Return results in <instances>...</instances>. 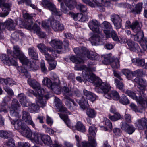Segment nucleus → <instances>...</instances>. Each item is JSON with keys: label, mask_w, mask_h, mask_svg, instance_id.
<instances>
[{"label": "nucleus", "mask_w": 147, "mask_h": 147, "mask_svg": "<svg viewBox=\"0 0 147 147\" xmlns=\"http://www.w3.org/2000/svg\"><path fill=\"white\" fill-rule=\"evenodd\" d=\"M13 51L8 50L7 55L3 54L2 55L3 63L6 65H11L16 66L17 64L16 58H18L22 63L26 57L24 54L21 51L19 47L14 45L13 47Z\"/></svg>", "instance_id": "1"}, {"label": "nucleus", "mask_w": 147, "mask_h": 147, "mask_svg": "<svg viewBox=\"0 0 147 147\" xmlns=\"http://www.w3.org/2000/svg\"><path fill=\"white\" fill-rule=\"evenodd\" d=\"M74 51L78 59L75 56L70 57V60L76 64L82 63L84 58L87 57L92 60H96L99 57L98 55L92 51H89L85 47H81L75 48Z\"/></svg>", "instance_id": "2"}, {"label": "nucleus", "mask_w": 147, "mask_h": 147, "mask_svg": "<svg viewBox=\"0 0 147 147\" xmlns=\"http://www.w3.org/2000/svg\"><path fill=\"white\" fill-rule=\"evenodd\" d=\"M123 74L125 75L127 78L130 80L134 76H137L134 79L135 82L138 84V88L139 89V92L140 95H144V92L146 90V84L145 80L142 78L138 77L142 74V71L137 70L133 72H131L130 70L127 69H125L122 70Z\"/></svg>", "instance_id": "3"}, {"label": "nucleus", "mask_w": 147, "mask_h": 147, "mask_svg": "<svg viewBox=\"0 0 147 147\" xmlns=\"http://www.w3.org/2000/svg\"><path fill=\"white\" fill-rule=\"evenodd\" d=\"M95 91L99 93L104 92L107 94L110 89V86L106 82H102L100 79H96L94 82Z\"/></svg>", "instance_id": "4"}, {"label": "nucleus", "mask_w": 147, "mask_h": 147, "mask_svg": "<svg viewBox=\"0 0 147 147\" xmlns=\"http://www.w3.org/2000/svg\"><path fill=\"white\" fill-rule=\"evenodd\" d=\"M78 70H83L82 73L84 80L91 82H93L94 85L95 80L96 79H100L96 77L95 76L92 74V70L90 68H88L84 65H82Z\"/></svg>", "instance_id": "5"}, {"label": "nucleus", "mask_w": 147, "mask_h": 147, "mask_svg": "<svg viewBox=\"0 0 147 147\" xmlns=\"http://www.w3.org/2000/svg\"><path fill=\"white\" fill-rule=\"evenodd\" d=\"M20 107L18 100L16 99H13L10 109V113L12 116L13 120L15 119L19 118L20 115L19 114L20 111L19 108Z\"/></svg>", "instance_id": "6"}, {"label": "nucleus", "mask_w": 147, "mask_h": 147, "mask_svg": "<svg viewBox=\"0 0 147 147\" xmlns=\"http://www.w3.org/2000/svg\"><path fill=\"white\" fill-rule=\"evenodd\" d=\"M103 63L105 65L110 64L113 68H117L119 67V60L117 59H114L112 57V54L111 53L104 55V60Z\"/></svg>", "instance_id": "7"}, {"label": "nucleus", "mask_w": 147, "mask_h": 147, "mask_svg": "<svg viewBox=\"0 0 147 147\" xmlns=\"http://www.w3.org/2000/svg\"><path fill=\"white\" fill-rule=\"evenodd\" d=\"M42 5L45 8H48L52 12L53 14L60 16L61 12L59 9L56 8L55 5L47 0H42Z\"/></svg>", "instance_id": "8"}, {"label": "nucleus", "mask_w": 147, "mask_h": 147, "mask_svg": "<svg viewBox=\"0 0 147 147\" xmlns=\"http://www.w3.org/2000/svg\"><path fill=\"white\" fill-rule=\"evenodd\" d=\"M125 93L132 99L135 100L141 107L145 106V102L146 98H147L145 97L144 98L141 96H140L138 98L135 93L130 90H127L125 92Z\"/></svg>", "instance_id": "9"}, {"label": "nucleus", "mask_w": 147, "mask_h": 147, "mask_svg": "<svg viewBox=\"0 0 147 147\" xmlns=\"http://www.w3.org/2000/svg\"><path fill=\"white\" fill-rule=\"evenodd\" d=\"M35 90L38 94L36 96V101L37 103H40L42 107L45 106L46 102V101L42 98L43 94L44 92V89L41 88L40 86L39 88H38Z\"/></svg>", "instance_id": "10"}, {"label": "nucleus", "mask_w": 147, "mask_h": 147, "mask_svg": "<svg viewBox=\"0 0 147 147\" xmlns=\"http://www.w3.org/2000/svg\"><path fill=\"white\" fill-rule=\"evenodd\" d=\"M21 63L23 65L26 66L30 71H35L39 68L38 65L36 63L31 61L27 57Z\"/></svg>", "instance_id": "11"}, {"label": "nucleus", "mask_w": 147, "mask_h": 147, "mask_svg": "<svg viewBox=\"0 0 147 147\" xmlns=\"http://www.w3.org/2000/svg\"><path fill=\"white\" fill-rule=\"evenodd\" d=\"M6 0H0V7L3 5L2 10L3 13H0V17H4L9 13L10 10L11 4L10 3H4Z\"/></svg>", "instance_id": "12"}, {"label": "nucleus", "mask_w": 147, "mask_h": 147, "mask_svg": "<svg viewBox=\"0 0 147 147\" xmlns=\"http://www.w3.org/2000/svg\"><path fill=\"white\" fill-rule=\"evenodd\" d=\"M88 26L93 32L100 34L102 29L100 28V25L98 22L96 20H92L89 22Z\"/></svg>", "instance_id": "13"}, {"label": "nucleus", "mask_w": 147, "mask_h": 147, "mask_svg": "<svg viewBox=\"0 0 147 147\" xmlns=\"http://www.w3.org/2000/svg\"><path fill=\"white\" fill-rule=\"evenodd\" d=\"M22 119L28 125H31L34 128H35V124L32 120L31 116L28 112L23 110L22 112Z\"/></svg>", "instance_id": "14"}, {"label": "nucleus", "mask_w": 147, "mask_h": 147, "mask_svg": "<svg viewBox=\"0 0 147 147\" xmlns=\"http://www.w3.org/2000/svg\"><path fill=\"white\" fill-rule=\"evenodd\" d=\"M37 47L39 49L40 52L42 54L45 53L47 51L51 52L53 57H56V55L55 54V51L53 49L49 47H47L45 44L43 43L38 44Z\"/></svg>", "instance_id": "15"}, {"label": "nucleus", "mask_w": 147, "mask_h": 147, "mask_svg": "<svg viewBox=\"0 0 147 147\" xmlns=\"http://www.w3.org/2000/svg\"><path fill=\"white\" fill-rule=\"evenodd\" d=\"M102 26L104 29V32L106 37H110L111 31L113 30L111 25L109 22L105 21L102 23Z\"/></svg>", "instance_id": "16"}, {"label": "nucleus", "mask_w": 147, "mask_h": 147, "mask_svg": "<svg viewBox=\"0 0 147 147\" xmlns=\"http://www.w3.org/2000/svg\"><path fill=\"white\" fill-rule=\"evenodd\" d=\"M121 129L130 134H132L136 129L132 125L128 124L126 122L122 123Z\"/></svg>", "instance_id": "17"}, {"label": "nucleus", "mask_w": 147, "mask_h": 147, "mask_svg": "<svg viewBox=\"0 0 147 147\" xmlns=\"http://www.w3.org/2000/svg\"><path fill=\"white\" fill-rule=\"evenodd\" d=\"M42 135L38 133L34 132L30 139L32 142L37 144H42Z\"/></svg>", "instance_id": "18"}, {"label": "nucleus", "mask_w": 147, "mask_h": 147, "mask_svg": "<svg viewBox=\"0 0 147 147\" xmlns=\"http://www.w3.org/2000/svg\"><path fill=\"white\" fill-rule=\"evenodd\" d=\"M54 102L57 108L58 109L59 111L67 113L66 108L62 105L61 100L58 98L55 97Z\"/></svg>", "instance_id": "19"}, {"label": "nucleus", "mask_w": 147, "mask_h": 147, "mask_svg": "<svg viewBox=\"0 0 147 147\" xmlns=\"http://www.w3.org/2000/svg\"><path fill=\"white\" fill-rule=\"evenodd\" d=\"M51 25L54 30L55 32L62 31L64 29V26L63 24L55 20L51 22Z\"/></svg>", "instance_id": "20"}, {"label": "nucleus", "mask_w": 147, "mask_h": 147, "mask_svg": "<svg viewBox=\"0 0 147 147\" xmlns=\"http://www.w3.org/2000/svg\"><path fill=\"white\" fill-rule=\"evenodd\" d=\"M129 49L131 51L134 52H139L140 51V49L138 44L135 43L131 40H129L127 42Z\"/></svg>", "instance_id": "21"}, {"label": "nucleus", "mask_w": 147, "mask_h": 147, "mask_svg": "<svg viewBox=\"0 0 147 147\" xmlns=\"http://www.w3.org/2000/svg\"><path fill=\"white\" fill-rule=\"evenodd\" d=\"M96 131V129L94 126H91L89 127V132L90 136L88 137L89 143H87V144H90V145H93V141L92 143L90 142V140H91L92 139H93L94 141L96 142L94 137L95 136Z\"/></svg>", "instance_id": "22"}, {"label": "nucleus", "mask_w": 147, "mask_h": 147, "mask_svg": "<svg viewBox=\"0 0 147 147\" xmlns=\"http://www.w3.org/2000/svg\"><path fill=\"white\" fill-rule=\"evenodd\" d=\"M50 45L54 49H61L63 43L61 41L57 39L52 40L49 42Z\"/></svg>", "instance_id": "23"}, {"label": "nucleus", "mask_w": 147, "mask_h": 147, "mask_svg": "<svg viewBox=\"0 0 147 147\" xmlns=\"http://www.w3.org/2000/svg\"><path fill=\"white\" fill-rule=\"evenodd\" d=\"M65 100V103L66 105L69 109L71 110H73V108L71 105V102H72L73 105L75 106H78L77 102H76L69 96H66L64 98Z\"/></svg>", "instance_id": "24"}, {"label": "nucleus", "mask_w": 147, "mask_h": 147, "mask_svg": "<svg viewBox=\"0 0 147 147\" xmlns=\"http://www.w3.org/2000/svg\"><path fill=\"white\" fill-rule=\"evenodd\" d=\"M40 105L41 107V106L40 105V103H30L29 104L28 103V106H29V109L31 113H37L39 112L40 109Z\"/></svg>", "instance_id": "25"}, {"label": "nucleus", "mask_w": 147, "mask_h": 147, "mask_svg": "<svg viewBox=\"0 0 147 147\" xmlns=\"http://www.w3.org/2000/svg\"><path fill=\"white\" fill-rule=\"evenodd\" d=\"M24 136L30 138L32 134L30 129L26 126H25L20 131Z\"/></svg>", "instance_id": "26"}, {"label": "nucleus", "mask_w": 147, "mask_h": 147, "mask_svg": "<svg viewBox=\"0 0 147 147\" xmlns=\"http://www.w3.org/2000/svg\"><path fill=\"white\" fill-rule=\"evenodd\" d=\"M136 33L135 35H131V37L134 39L135 41L138 42H140L144 38V33L142 30L139 31Z\"/></svg>", "instance_id": "27"}, {"label": "nucleus", "mask_w": 147, "mask_h": 147, "mask_svg": "<svg viewBox=\"0 0 147 147\" xmlns=\"http://www.w3.org/2000/svg\"><path fill=\"white\" fill-rule=\"evenodd\" d=\"M105 97L108 99L113 98L115 100H117L119 98V96L118 93L116 91H111L109 94L104 95Z\"/></svg>", "instance_id": "28"}, {"label": "nucleus", "mask_w": 147, "mask_h": 147, "mask_svg": "<svg viewBox=\"0 0 147 147\" xmlns=\"http://www.w3.org/2000/svg\"><path fill=\"white\" fill-rule=\"evenodd\" d=\"M11 123L14 125L15 128L16 129L19 130V131L25 126L23 125L22 121L20 120H17L16 121L13 120L11 121Z\"/></svg>", "instance_id": "29"}, {"label": "nucleus", "mask_w": 147, "mask_h": 147, "mask_svg": "<svg viewBox=\"0 0 147 147\" xmlns=\"http://www.w3.org/2000/svg\"><path fill=\"white\" fill-rule=\"evenodd\" d=\"M4 28H6L8 30H14L15 24L13 21L11 19L7 20L3 23Z\"/></svg>", "instance_id": "30"}, {"label": "nucleus", "mask_w": 147, "mask_h": 147, "mask_svg": "<svg viewBox=\"0 0 147 147\" xmlns=\"http://www.w3.org/2000/svg\"><path fill=\"white\" fill-rule=\"evenodd\" d=\"M59 2H61L62 0H57ZM66 5L70 10L73 9L76 4V0H63Z\"/></svg>", "instance_id": "31"}, {"label": "nucleus", "mask_w": 147, "mask_h": 147, "mask_svg": "<svg viewBox=\"0 0 147 147\" xmlns=\"http://www.w3.org/2000/svg\"><path fill=\"white\" fill-rule=\"evenodd\" d=\"M147 124V119L145 118H142L138 120L137 125L140 129H144Z\"/></svg>", "instance_id": "32"}, {"label": "nucleus", "mask_w": 147, "mask_h": 147, "mask_svg": "<svg viewBox=\"0 0 147 147\" xmlns=\"http://www.w3.org/2000/svg\"><path fill=\"white\" fill-rule=\"evenodd\" d=\"M89 40L93 45H99L100 40L98 35L93 34L89 38Z\"/></svg>", "instance_id": "33"}, {"label": "nucleus", "mask_w": 147, "mask_h": 147, "mask_svg": "<svg viewBox=\"0 0 147 147\" xmlns=\"http://www.w3.org/2000/svg\"><path fill=\"white\" fill-rule=\"evenodd\" d=\"M28 53L29 55L32 59L35 60H37L38 58V54L36 53L34 48L32 47L28 49Z\"/></svg>", "instance_id": "34"}, {"label": "nucleus", "mask_w": 147, "mask_h": 147, "mask_svg": "<svg viewBox=\"0 0 147 147\" xmlns=\"http://www.w3.org/2000/svg\"><path fill=\"white\" fill-rule=\"evenodd\" d=\"M83 93L87 99L92 101H94L95 100L96 98V96L94 94L85 90H83Z\"/></svg>", "instance_id": "35"}, {"label": "nucleus", "mask_w": 147, "mask_h": 147, "mask_svg": "<svg viewBox=\"0 0 147 147\" xmlns=\"http://www.w3.org/2000/svg\"><path fill=\"white\" fill-rule=\"evenodd\" d=\"M18 98L22 106L24 107L28 106V102L27 101L26 97L24 94L21 93L18 94Z\"/></svg>", "instance_id": "36"}, {"label": "nucleus", "mask_w": 147, "mask_h": 147, "mask_svg": "<svg viewBox=\"0 0 147 147\" xmlns=\"http://www.w3.org/2000/svg\"><path fill=\"white\" fill-rule=\"evenodd\" d=\"M34 29V33H36L40 37V38H44L46 36L45 33L40 30V27L37 25H35L33 28Z\"/></svg>", "instance_id": "37"}, {"label": "nucleus", "mask_w": 147, "mask_h": 147, "mask_svg": "<svg viewBox=\"0 0 147 147\" xmlns=\"http://www.w3.org/2000/svg\"><path fill=\"white\" fill-rule=\"evenodd\" d=\"M34 22L32 20H30L29 21L26 22L24 24V27L28 30H32L34 32V29L33 28L35 25H37L36 24L34 25Z\"/></svg>", "instance_id": "38"}, {"label": "nucleus", "mask_w": 147, "mask_h": 147, "mask_svg": "<svg viewBox=\"0 0 147 147\" xmlns=\"http://www.w3.org/2000/svg\"><path fill=\"white\" fill-rule=\"evenodd\" d=\"M19 4H22L25 2L26 4L28 5H30L33 9L38 10L40 12H41V10L38 9L35 5L31 3V0H17Z\"/></svg>", "instance_id": "39"}, {"label": "nucleus", "mask_w": 147, "mask_h": 147, "mask_svg": "<svg viewBox=\"0 0 147 147\" xmlns=\"http://www.w3.org/2000/svg\"><path fill=\"white\" fill-rule=\"evenodd\" d=\"M131 28L134 32H136L142 30L140 24L137 21H135L132 22Z\"/></svg>", "instance_id": "40"}, {"label": "nucleus", "mask_w": 147, "mask_h": 147, "mask_svg": "<svg viewBox=\"0 0 147 147\" xmlns=\"http://www.w3.org/2000/svg\"><path fill=\"white\" fill-rule=\"evenodd\" d=\"M28 84L35 90L38 88H39V86H40V84L35 80L34 79H28Z\"/></svg>", "instance_id": "41"}, {"label": "nucleus", "mask_w": 147, "mask_h": 147, "mask_svg": "<svg viewBox=\"0 0 147 147\" xmlns=\"http://www.w3.org/2000/svg\"><path fill=\"white\" fill-rule=\"evenodd\" d=\"M12 133L10 131L6 130L0 131V137L5 138H11L13 136Z\"/></svg>", "instance_id": "42"}, {"label": "nucleus", "mask_w": 147, "mask_h": 147, "mask_svg": "<svg viewBox=\"0 0 147 147\" xmlns=\"http://www.w3.org/2000/svg\"><path fill=\"white\" fill-rule=\"evenodd\" d=\"M42 140V143L43 142L45 144L50 146L52 145V141L49 136L43 135Z\"/></svg>", "instance_id": "43"}, {"label": "nucleus", "mask_w": 147, "mask_h": 147, "mask_svg": "<svg viewBox=\"0 0 147 147\" xmlns=\"http://www.w3.org/2000/svg\"><path fill=\"white\" fill-rule=\"evenodd\" d=\"M132 61L133 63L138 66H142L145 65L144 60L143 59L135 58L133 59Z\"/></svg>", "instance_id": "44"}, {"label": "nucleus", "mask_w": 147, "mask_h": 147, "mask_svg": "<svg viewBox=\"0 0 147 147\" xmlns=\"http://www.w3.org/2000/svg\"><path fill=\"white\" fill-rule=\"evenodd\" d=\"M79 104L82 109H84L88 106V105L87 101L84 97L81 98L79 102Z\"/></svg>", "instance_id": "45"}, {"label": "nucleus", "mask_w": 147, "mask_h": 147, "mask_svg": "<svg viewBox=\"0 0 147 147\" xmlns=\"http://www.w3.org/2000/svg\"><path fill=\"white\" fill-rule=\"evenodd\" d=\"M86 114L89 117L93 118L95 117L96 112L94 109L88 108L86 110Z\"/></svg>", "instance_id": "46"}, {"label": "nucleus", "mask_w": 147, "mask_h": 147, "mask_svg": "<svg viewBox=\"0 0 147 147\" xmlns=\"http://www.w3.org/2000/svg\"><path fill=\"white\" fill-rule=\"evenodd\" d=\"M43 84L46 86L48 88L52 89V84L50 80L47 77L45 78L42 82Z\"/></svg>", "instance_id": "47"}, {"label": "nucleus", "mask_w": 147, "mask_h": 147, "mask_svg": "<svg viewBox=\"0 0 147 147\" xmlns=\"http://www.w3.org/2000/svg\"><path fill=\"white\" fill-rule=\"evenodd\" d=\"M77 129L80 131L83 132L86 130L85 127L82 123L80 121L77 122L75 126Z\"/></svg>", "instance_id": "48"}, {"label": "nucleus", "mask_w": 147, "mask_h": 147, "mask_svg": "<svg viewBox=\"0 0 147 147\" xmlns=\"http://www.w3.org/2000/svg\"><path fill=\"white\" fill-rule=\"evenodd\" d=\"M142 3H139L136 5L135 8L131 10V12L135 14L140 13L142 9Z\"/></svg>", "instance_id": "49"}, {"label": "nucleus", "mask_w": 147, "mask_h": 147, "mask_svg": "<svg viewBox=\"0 0 147 147\" xmlns=\"http://www.w3.org/2000/svg\"><path fill=\"white\" fill-rule=\"evenodd\" d=\"M1 81L4 82L6 84H9L10 86H12L16 84V82L14 81L12 79L10 78H7L6 79H2L1 80Z\"/></svg>", "instance_id": "50"}, {"label": "nucleus", "mask_w": 147, "mask_h": 147, "mask_svg": "<svg viewBox=\"0 0 147 147\" xmlns=\"http://www.w3.org/2000/svg\"><path fill=\"white\" fill-rule=\"evenodd\" d=\"M60 117L64 120L67 126L69 127L71 126V123L67 115H59Z\"/></svg>", "instance_id": "51"}, {"label": "nucleus", "mask_w": 147, "mask_h": 147, "mask_svg": "<svg viewBox=\"0 0 147 147\" xmlns=\"http://www.w3.org/2000/svg\"><path fill=\"white\" fill-rule=\"evenodd\" d=\"M115 84L116 87L120 90H122L124 87V85L123 83L118 79L115 78L114 80Z\"/></svg>", "instance_id": "52"}, {"label": "nucleus", "mask_w": 147, "mask_h": 147, "mask_svg": "<svg viewBox=\"0 0 147 147\" xmlns=\"http://www.w3.org/2000/svg\"><path fill=\"white\" fill-rule=\"evenodd\" d=\"M90 142L91 143L93 141V145H90V144H87V142H82V145L83 147H95L96 145V143L95 142L93 139L90 140Z\"/></svg>", "instance_id": "53"}, {"label": "nucleus", "mask_w": 147, "mask_h": 147, "mask_svg": "<svg viewBox=\"0 0 147 147\" xmlns=\"http://www.w3.org/2000/svg\"><path fill=\"white\" fill-rule=\"evenodd\" d=\"M140 42L141 47L144 50L146 51L147 49V38H144Z\"/></svg>", "instance_id": "54"}, {"label": "nucleus", "mask_w": 147, "mask_h": 147, "mask_svg": "<svg viewBox=\"0 0 147 147\" xmlns=\"http://www.w3.org/2000/svg\"><path fill=\"white\" fill-rule=\"evenodd\" d=\"M119 102L123 105H127L129 104V103L127 98L125 95H123L120 99Z\"/></svg>", "instance_id": "55"}, {"label": "nucleus", "mask_w": 147, "mask_h": 147, "mask_svg": "<svg viewBox=\"0 0 147 147\" xmlns=\"http://www.w3.org/2000/svg\"><path fill=\"white\" fill-rule=\"evenodd\" d=\"M76 8L81 12H86L87 11L86 7L85 5L81 4H78L76 6Z\"/></svg>", "instance_id": "56"}, {"label": "nucleus", "mask_w": 147, "mask_h": 147, "mask_svg": "<svg viewBox=\"0 0 147 147\" xmlns=\"http://www.w3.org/2000/svg\"><path fill=\"white\" fill-rule=\"evenodd\" d=\"M63 92L65 95V97L66 96H71L72 95V92L69 90V88L66 87H64L63 89Z\"/></svg>", "instance_id": "57"}, {"label": "nucleus", "mask_w": 147, "mask_h": 147, "mask_svg": "<svg viewBox=\"0 0 147 147\" xmlns=\"http://www.w3.org/2000/svg\"><path fill=\"white\" fill-rule=\"evenodd\" d=\"M49 69L50 70H53L55 68L56 65V62L54 60L49 62Z\"/></svg>", "instance_id": "58"}, {"label": "nucleus", "mask_w": 147, "mask_h": 147, "mask_svg": "<svg viewBox=\"0 0 147 147\" xmlns=\"http://www.w3.org/2000/svg\"><path fill=\"white\" fill-rule=\"evenodd\" d=\"M48 52L47 51V52L43 54L45 55L46 60L49 62V61L54 60V58L53 57L51 56V55L48 53Z\"/></svg>", "instance_id": "59"}, {"label": "nucleus", "mask_w": 147, "mask_h": 147, "mask_svg": "<svg viewBox=\"0 0 147 147\" xmlns=\"http://www.w3.org/2000/svg\"><path fill=\"white\" fill-rule=\"evenodd\" d=\"M23 17L25 19L27 20V21H29L30 20H32V16L27 13L25 10L22 11Z\"/></svg>", "instance_id": "60"}, {"label": "nucleus", "mask_w": 147, "mask_h": 147, "mask_svg": "<svg viewBox=\"0 0 147 147\" xmlns=\"http://www.w3.org/2000/svg\"><path fill=\"white\" fill-rule=\"evenodd\" d=\"M121 21L122 20L120 18L113 23L117 29H119L121 27Z\"/></svg>", "instance_id": "61"}, {"label": "nucleus", "mask_w": 147, "mask_h": 147, "mask_svg": "<svg viewBox=\"0 0 147 147\" xmlns=\"http://www.w3.org/2000/svg\"><path fill=\"white\" fill-rule=\"evenodd\" d=\"M52 77L55 85H58L59 84L60 82L59 78L57 75L53 73L52 75Z\"/></svg>", "instance_id": "62"}, {"label": "nucleus", "mask_w": 147, "mask_h": 147, "mask_svg": "<svg viewBox=\"0 0 147 147\" xmlns=\"http://www.w3.org/2000/svg\"><path fill=\"white\" fill-rule=\"evenodd\" d=\"M6 145L10 147H14L15 146V144L13 139L11 138L9 139L6 143Z\"/></svg>", "instance_id": "63"}, {"label": "nucleus", "mask_w": 147, "mask_h": 147, "mask_svg": "<svg viewBox=\"0 0 147 147\" xmlns=\"http://www.w3.org/2000/svg\"><path fill=\"white\" fill-rule=\"evenodd\" d=\"M17 147H30V145L28 142H19Z\"/></svg>", "instance_id": "64"}]
</instances>
